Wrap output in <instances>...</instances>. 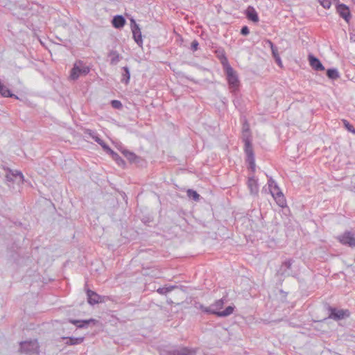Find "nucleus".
I'll list each match as a JSON object with an SVG mask.
<instances>
[{
	"instance_id": "obj_1",
	"label": "nucleus",
	"mask_w": 355,
	"mask_h": 355,
	"mask_svg": "<svg viewBox=\"0 0 355 355\" xmlns=\"http://www.w3.org/2000/svg\"><path fill=\"white\" fill-rule=\"evenodd\" d=\"M243 142H244V151L246 154L247 157V162H248L250 165V168L252 170V171L254 173L255 171V159H254V150L252 148V145L251 143V139H250V134L249 129H245L243 130Z\"/></svg>"
},
{
	"instance_id": "obj_2",
	"label": "nucleus",
	"mask_w": 355,
	"mask_h": 355,
	"mask_svg": "<svg viewBox=\"0 0 355 355\" xmlns=\"http://www.w3.org/2000/svg\"><path fill=\"white\" fill-rule=\"evenodd\" d=\"M268 186L270 193L272 196L276 203L281 207H286L287 205L286 200L284 193L278 187L277 182L270 178L268 180Z\"/></svg>"
},
{
	"instance_id": "obj_3",
	"label": "nucleus",
	"mask_w": 355,
	"mask_h": 355,
	"mask_svg": "<svg viewBox=\"0 0 355 355\" xmlns=\"http://www.w3.org/2000/svg\"><path fill=\"white\" fill-rule=\"evenodd\" d=\"M226 76L229 88L232 92H235L239 90L240 86V81L236 71L229 65L223 68Z\"/></svg>"
},
{
	"instance_id": "obj_4",
	"label": "nucleus",
	"mask_w": 355,
	"mask_h": 355,
	"mask_svg": "<svg viewBox=\"0 0 355 355\" xmlns=\"http://www.w3.org/2000/svg\"><path fill=\"white\" fill-rule=\"evenodd\" d=\"M90 71V67L82 60H77L71 70L69 78L73 80H77L80 76H86Z\"/></svg>"
},
{
	"instance_id": "obj_5",
	"label": "nucleus",
	"mask_w": 355,
	"mask_h": 355,
	"mask_svg": "<svg viewBox=\"0 0 355 355\" xmlns=\"http://www.w3.org/2000/svg\"><path fill=\"white\" fill-rule=\"evenodd\" d=\"M224 303L225 302L223 299L216 300L213 304L210 306L211 311H214L216 313H211V314H214L217 315L218 317L221 318L227 317L231 315L234 311V306H229L224 311H220L223 307Z\"/></svg>"
},
{
	"instance_id": "obj_6",
	"label": "nucleus",
	"mask_w": 355,
	"mask_h": 355,
	"mask_svg": "<svg viewBox=\"0 0 355 355\" xmlns=\"http://www.w3.org/2000/svg\"><path fill=\"white\" fill-rule=\"evenodd\" d=\"M39 344L37 340L24 341L20 343V351L26 354H38Z\"/></svg>"
},
{
	"instance_id": "obj_7",
	"label": "nucleus",
	"mask_w": 355,
	"mask_h": 355,
	"mask_svg": "<svg viewBox=\"0 0 355 355\" xmlns=\"http://www.w3.org/2000/svg\"><path fill=\"white\" fill-rule=\"evenodd\" d=\"M329 311L330 312L329 317L334 320H340L349 316L350 313L348 310L337 309L336 308L329 306Z\"/></svg>"
},
{
	"instance_id": "obj_8",
	"label": "nucleus",
	"mask_w": 355,
	"mask_h": 355,
	"mask_svg": "<svg viewBox=\"0 0 355 355\" xmlns=\"http://www.w3.org/2000/svg\"><path fill=\"white\" fill-rule=\"evenodd\" d=\"M336 11L340 17L343 18L347 23L349 22L352 15L347 6L343 3H339L336 6Z\"/></svg>"
},
{
	"instance_id": "obj_9",
	"label": "nucleus",
	"mask_w": 355,
	"mask_h": 355,
	"mask_svg": "<svg viewBox=\"0 0 355 355\" xmlns=\"http://www.w3.org/2000/svg\"><path fill=\"white\" fill-rule=\"evenodd\" d=\"M292 261L287 260L282 263L279 270L277 271V275L284 277L291 276L293 274V271L291 270Z\"/></svg>"
},
{
	"instance_id": "obj_10",
	"label": "nucleus",
	"mask_w": 355,
	"mask_h": 355,
	"mask_svg": "<svg viewBox=\"0 0 355 355\" xmlns=\"http://www.w3.org/2000/svg\"><path fill=\"white\" fill-rule=\"evenodd\" d=\"M132 22L133 23V24L131 26L133 39L139 46H141L143 44V40L140 28L134 20H132Z\"/></svg>"
},
{
	"instance_id": "obj_11",
	"label": "nucleus",
	"mask_w": 355,
	"mask_h": 355,
	"mask_svg": "<svg viewBox=\"0 0 355 355\" xmlns=\"http://www.w3.org/2000/svg\"><path fill=\"white\" fill-rule=\"evenodd\" d=\"M196 350L188 347H182L173 351L164 352L162 355H196Z\"/></svg>"
},
{
	"instance_id": "obj_12",
	"label": "nucleus",
	"mask_w": 355,
	"mask_h": 355,
	"mask_svg": "<svg viewBox=\"0 0 355 355\" xmlns=\"http://www.w3.org/2000/svg\"><path fill=\"white\" fill-rule=\"evenodd\" d=\"M87 302L89 304L94 305L103 302V297L99 295L96 292L87 288L86 289Z\"/></svg>"
},
{
	"instance_id": "obj_13",
	"label": "nucleus",
	"mask_w": 355,
	"mask_h": 355,
	"mask_svg": "<svg viewBox=\"0 0 355 355\" xmlns=\"http://www.w3.org/2000/svg\"><path fill=\"white\" fill-rule=\"evenodd\" d=\"M339 241L344 245H348L349 246H355V238L354 234L349 232L344 233L342 236H339Z\"/></svg>"
},
{
	"instance_id": "obj_14",
	"label": "nucleus",
	"mask_w": 355,
	"mask_h": 355,
	"mask_svg": "<svg viewBox=\"0 0 355 355\" xmlns=\"http://www.w3.org/2000/svg\"><path fill=\"white\" fill-rule=\"evenodd\" d=\"M103 149L112 156V159L119 166L125 167V161L119 155V154L111 149L108 145H107Z\"/></svg>"
},
{
	"instance_id": "obj_15",
	"label": "nucleus",
	"mask_w": 355,
	"mask_h": 355,
	"mask_svg": "<svg viewBox=\"0 0 355 355\" xmlns=\"http://www.w3.org/2000/svg\"><path fill=\"white\" fill-rule=\"evenodd\" d=\"M84 133L92 137L96 143H98L103 148H104L107 144L101 139L96 132L91 129H85Z\"/></svg>"
},
{
	"instance_id": "obj_16",
	"label": "nucleus",
	"mask_w": 355,
	"mask_h": 355,
	"mask_svg": "<svg viewBox=\"0 0 355 355\" xmlns=\"http://www.w3.org/2000/svg\"><path fill=\"white\" fill-rule=\"evenodd\" d=\"M19 178L21 183H24V177L22 173L19 171L9 170L6 174V178L9 181H15L16 178Z\"/></svg>"
},
{
	"instance_id": "obj_17",
	"label": "nucleus",
	"mask_w": 355,
	"mask_h": 355,
	"mask_svg": "<svg viewBox=\"0 0 355 355\" xmlns=\"http://www.w3.org/2000/svg\"><path fill=\"white\" fill-rule=\"evenodd\" d=\"M309 61L310 66L316 71H324V67L322 65L320 60L313 55H309Z\"/></svg>"
},
{
	"instance_id": "obj_18",
	"label": "nucleus",
	"mask_w": 355,
	"mask_h": 355,
	"mask_svg": "<svg viewBox=\"0 0 355 355\" xmlns=\"http://www.w3.org/2000/svg\"><path fill=\"white\" fill-rule=\"evenodd\" d=\"M215 53L216 55V57L220 60L223 68L230 65L228 59L226 56L225 50L223 49H218L216 50Z\"/></svg>"
},
{
	"instance_id": "obj_19",
	"label": "nucleus",
	"mask_w": 355,
	"mask_h": 355,
	"mask_svg": "<svg viewBox=\"0 0 355 355\" xmlns=\"http://www.w3.org/2000/svg\"><path fill=\"white\" fill-rule=\"evenodd\" d=\"M248 187L250 189V193L252 195H257L259 192V184L257 180L254 177L249 178L248 180Z\"/></svg>"
},
{
	"instance_id": "obj_20",
	"label": "nucleus",
	"mask_w": 355,
	"mask_h": 355,
	"mask_svg": "<svg viewBox=\"0 0 355 355\" xmlns=\"http://www.w3.org/2000/svg\"><path fill=\"white\" fill-rule=\"evenodd\" d=\"M246 16L248 19L254 21V22H258L259 21V16L257 14V12L256 10L252 7L249 6L246 10Z\"/></svg>"
},
{
	"instance_id": "obj_21",
	"label": "nucleus",
	"mask_w": 355,
	"mask_h": 355,
	"mask_svg": "<svg viewBox=\"0 0 355 355\" xmlns=\"http://www.w3.org/2000/svg\"><path fill=\"white\" fill-rule=\"evenodd\" d=\"M112 26L116 28H123L125 24V20L122 15H116L112 21Z\"/></svg>"
},
{
	"instance_id": "obj_22",
	"label": "nucleus",
	"mask_w": 355,
	"mask_h": 355,
	"mask_svg": "<svg viewBox=\"0 0 355 355\" xmlns=\"http://www.w3.org/2000/svg\"><path fill=\"white\" fill-rule=\"evenodd\" d=\"M108 57L110 58V64L112 65L116 64L121 58L120 54L116 51L114 50L109 52Z\"/></svg>"
},
{
	"instance_id": "obj_23",
	"label": "nucleus",
	"mask_w": 355,
	"mask_h": 355,
	"mask_svg": "<svg viewBox=\"0 0 355 355\" xmlns=\"http://www.w3.org/2000/svg\"><path fill=\"white\" fill-rule=\"evenodd\" d=\"M69 321L78 328H83L87 327L90 322H94L95 320L94 319H89L87 320H69Z\"/></svg>"
},
{
	"instance_id": "obj_24",
	"label": "nucleus",
	"mask_w": 355,
	"mask_h": 355,
	"mask_svg": "<svg viewBox=\"0 0 355 355\" xmlns=\"http://www.w3.org/2000/svg\"><path fill=\"white\" fill-rule=\"evenodd\" d=\"M64 339H67V341L66 342V344L67 345H78L83 342L84 338L83 337H69V338H63Z\"/></svg>"
},
{
	"instance_id": "obj_25",
	"label": "nucleus",
	"mask_w": 355,
	"mask_h": 355,
	"mask_svg": "<svg viewBox=\"0 0 355 355\" xmlns=\"http://www.w3.org/2000/svg\"><path fill=\"white\" fill-rule=\"evenodd\" d=\"M124 73L122 74L121 82L124 83L125 85H128L130 82V73L128 67H123L122 68Z\"/></svg>"
},
{
	"instance_id": "obj_26",
	"label": "nucleus",
	"mask_w": 355,
	"mask_h": 355,
	"mask_svg": "<svg viewBox=\"0 0 355 355\" xmlns=\"http://www.w3.org/2000/svg\"><path fill=\"white\" fill-rule=\"evenodd\" d=\"M327 76L329 78L336 80L340 77L339 72L336 69H329L327 71Z\"/></svg>"
},
{
	"instance_id": "obj_27",
	"label": "nucleus",
	"mask_w": 355,
	"mask_h": 355,
	"mask_svg": "<svg viewBox=\"0 0 355 355\" xmlns=\"http://www.w3.org/2000/svg\"><path fill=\"white\" fill-rule=\"evenodd\" d=\"M266 43L268 44L269 46L270 47L272 54V56L274 57V58L279 57V55L278 53V49L274 45V44L270 40H266Z\"/></svg>"
},
{
	"instance_id": "obj_28",
	"label": "nucleus",
	"mask_w": 355,
	"mask_h": 355,
	"mask_svg": "<svg viewBox=\"0 0 355 355\" xmlns=\"http://www.w3.org/2000/svg\"><path fill=\"white\" fill-rule=\"evenodd\" d=\"M0 94L4 97H12L13 96L10 89L3 85L0 87Z\"/></svg>"
},
{
	"instance_id": "obj_29",
	"label": "nucleus",
	"mask_w": 355,
	"mask_h": 355,
	"mask_svg": "<svg viewBox=\"0 0 355 355\" xmlns=\"http://www.w3.org/2000/svg\"><path fill=\"white\" fill-rule=\"evenodd\" d=\"M195 307L197 309H199L204 313H209V314H211V313H215L214 311H211L210 306H209V307L205 306L204 305H202L200 303H196Z\"/></svg>"
},
{
	"instance_id": "obj_30",
	"label": "nucleus",
	"mask_w": 355,
	"mask_h": 355,
	"mask_svg": "<svg viewBox=\"0 0 355 355\" xmlns=\"http://www.w3.org/2000/svg\"><path fill=\"white\" fill-rule=\"evenodd\" d=\"M175 288V286H169V287L159 288L157 290V292L161 295H166L168 293L172 291Z\"/></svg>"
},
{
	"instance_id": "obj_31",
	"label": "nucleus",
	"mask_w": 355,
	"mask_h": 355,
	"mask_svg": "<svg viewBox=\"0 0 355 355\" xmlns=\"http://www.w3.org/2000/svg\"><path fill=\"white\" fill-rule=\"evenodd\" d=\"M342 122H343V125L345 126V128L349 132H352L353 135H355V128H354V126L352 124H350V123L347 120L343 119Z\"/></svg>"
},
{
	"instance_id": "obj_32",
	"label": "nucleus",
	"mask_w": 355,
	"mask_h": 355,
	"mask_svg": "<svg viewBox=\"0 0 355 355\" xmlns=\"http://www.w3.org/2000/svg\"><path fill=\"white\" fill-rule=\"evenodd\" d=\"M123 153L125 157L131 162H134L137 159V155L134 153L124 150L123 151Z\"/></svg>"
},
{
	"instance_id": "obj_33",
	"label": "nucleus",
	"mask_w": 355,
	"mask_h": 355,
	"mask_svg": "<svg viewBox=\"0 0 355 355\" xmlns=\"http://www.w3.org/2000/svg\"><path fill=\"white\" fill-rule=\"evenodd\" d=\"M187 194L190 198H192L195 200H198L200 198V195L194 190L189 189L187 191Z\"/></svg>"
},
{
	"instance_id": "obj_34",
	"label": "nucleus",
	"mask_w": 355,
	"mask_h": 355,
	"mask_svg": "<svg viewBox=\"0 0 355 355\" xmlns=\"http://www.w3.org/2000/svg\"><path fill=\"white\" fill-rule=\"evenodd\" d=\"M318 1L325 9H329L331 6V0H318Z\"/></svg>"
},
{
	"instance_id": "obj_35",
	"label": "nucleus",
	"mask_w": 355,
	"mask_h": 355,
	"mask_svg": "<svg viewBox=\"0 0 355 355\" xmlns=\"http://www.w3.org/2000/svg\"><path fill=\"white\" fill-rule=\"evenodd\" d=\"M111 105L114 108L118 109V110L121 109L123 107L121 102L118 100H112L111 101Z\"/></svg>"
},
{
	"instance_id": "obj_36",
	"label": "nucleus",
	"mask_w": 355,
	"mask_h": 355,
	"mask_svg": "<svg viewBox=\"0 0 355 355\" xmlns=\"http://www.w3.org/2000/svg\"><path fill=\"white\" fill-rule=\"evenodd\" d=\"M250 33V31H249V28L248 26H245L243 27H242L241 30V33L243 35H248Z\"/></svg>"
},
{
	"instance_id": "obj_37",
	"label": "nucleus",
	"mask_w": 355,
	"mask_h": 355,
	"mask_svg": "<svg viewBox=\"0 0 355 355\" xmlns=\"http://www.w3.org/2000/svg\"><path fill=\"white\" fill-rule=\"evenodd\" d=\"M275 60L277 64H278V66L280 67L281 68H283V63H282L280 56L275 58Z\"/></svg>"
},
{
	"instance_id": "obj_38",
	"label": "nucleus",
	"mask_w": 355,
	"mask_h": 355,
	"mask_svg": "<svg viewBox=\"0 0 355 355\" xmlns=\"http://www.w3.org/2000/svg\"><path fill=\"white\" fill-rule=\"evenodd\" d=\"M198 42L196 40H194L191 44V47L193 50L196 51L198 49Z\"/></svg>"
},
{
	"instance_id": "obj_39",
	"label": "nucleus",
	"mask_w": 355,
	"mask_h": 355,
	"mask_svg": "<svg viewBox=\"0 0 355 355\" xmlns=\"http://www.w3.org/2000/svg\"><path fill=\"white\" fill-rule=\"evenodd\" d=\"M353 3L355 4V0H351Z\"/></svg>"
},
{
	"instance_id": "obj_40",
	"label": "nucleus",
	"mask_w": 355,
	"mask_h": 355,
	"mask_svg": "<svg viewBox=\"0 0 355 355\" xmlns=\"http://www.w3.org/2000/svg\"><path fill=\"white\" fill-rule=\"evenodd\" d=\"M3 84L1 83V81L0 80V87Z\"/></svg>"
}]
</instances>
